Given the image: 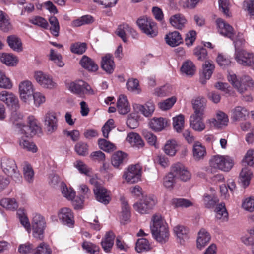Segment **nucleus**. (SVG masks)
I'll list each match as a JSON object with an SVG mask.
<instances>
[{
    "label": "nucleus",
    "instance_id": "nucleus-1",
    "mask_svg": "<svg viewBox=\"0 0 254 254\" xmlns=\"http://www.w3.org/2000/svg\"><path fill=\"white\" fill-rule=\"evenodd\" d=\"M152 222L150 228L154 238L161 243L166 242L169 239V230L167 224L161 215L158 214H154L152 217Z\"/></svg>",
    "mask_w": 254,
    "mask_h": 254
},
{
    "label": "nucleus",
    "instance_id": "nucleus-2",
    "mask_svg": "<svg viewBox=\"0 0 254 254\" xmlns=\"http://www.w3.org/2000/svg\"><path fill=\"white\" fill-rule=\"evenodd\" d=\"M228 79L240 93H244L248 87L251 88L254 85V81L248 75H243L238 79L235 74H232L228 76Z\"/></svg>",
    "mask_w": 254,
    "mask_h": 254
},
{
    "label": "nucleus",
    "instance_id": "nucleus-3",
    "mask_svg": "<svg viewBox=\"0 0 254 254\" xmlns=\"http://www.w3.org/2000/svg\"><path fill=\"white\" fill-rule=\"evenodd\" d=\"M136 23L141 31L150 38H153L158 34L156 24L149 17L143 16L138 18Z\"/></svg>",
    "mask_w": 254,
    "mask_h": 254
},
{
    "label": "nucleus",
    "instance_id": "nucleus-4",
    "mask_svg": "<svg viewBox=\"0 0 254 254\" xmlns=\"http://www.w3.org/2000/svg\"><path fill=\"white\" fill-rule=\"evenodd\" d=\"M211 167L223 171H229L233 166L232 159L228 156L215 155L210 160Z\"/></svg>",
    "mask_w": 254,
    "mask_h": 254
},
{
    "label": "nucleus",
    "instance_id": "nucleus-5",
    "mask_svg": "<svg viewBox=\"0 0 254 254\" xmlns=\"http://www.w3.org/2000/svg\"><path fill=\"white\" fill-rule=\"evenodd\" d=\"M1 167L4 173L10 176L16 181H20L21 176L17 170L15 161L11 158L3 157L1 161Z\"/></svg>",
    "mask_w": 254,
    "mask_h": 254
},
{
    "label": "nucleus",
    "instance_id": "nucleus-6",
    "mask_svg": "<svg viewBox=\"0 0 254 254\" xmlns=\"http://www.w3.org/2000/svg\"><path fill=\"white\" fill-rule=\"evenodd\" d=\"M68 87L72 93L80 96L84 94H94V92L91 86L82 80L71 82L69 84Z\"/></svg>",
    "mask_w": 254,
    "mask_h": 254
},
{
    "label": "nucleus",
    "instance_id": "nucleus-7",
    "mask_svg": "<svg viewBox=\"0 0 254 254\" xmlns=\"http://www.w3.org/2000/svg\"><path fill=\"white\" fill-rule=\"evenodd\" d=\"M142 168L139 164L132 165L125 171L123 178L129 183L138 182L141 179Z\"/></svg>",
    "mask_w": 254,
    "mask_h": 254
},
{
    "label": "nucleus",
    "instance_id": "nucleus-8",
    "mask_svg": "<svg viewBox=\"0 0 254 254\" xmlns=\"http://www.w3.org/2000/svg\"><path fill=\"white\" fill-rule=\"evenodd\" d=\"M235 59L240 64L250 67L254 64V56L252 52L244 49L237 50L235 52Z\"/></svg>",
    "mask_w": 254,
    "mask_h": 254
},
{
    "label": "nucleus",
    "instance_id": "nucleus-9",
    "mask_svg": "<svg viewBox=\"0 0 254 254\" xmlns=\"http://www.w3.org/2000/svg\"><path fill=\"white\" fill-rule=\"evenodd\" d=\"M156 201L152 197L143 196L139 202L133 205L134 209L140 214H147L152 209L155 205Z\"/></svg>",
    "mask_w": 254,
    "mask_h": 254
},
{
    "label": "nucleus",
    "instance_id": "nucleus-10",
    "mask_svg": "<svg viewBox=\"0 0 254 254\" xmlns=\"http://www.w3.org/2000/svg\"><path fill=\"white\" fill-rule=\"evenodd\" d=\"M32 227L33 236L41 240L43 238L44 230L46 227L44 218L40 214H36L33 218Z\"/></svg>",
    "mask_w": 254,
    "mask_h": 254
},
{
    "label": "nucleus",
    "instance_id": "nucleus-11",
    "mask_svg": "<svg viewBox=\"0 0 254 254\" xmlns=\"http://www.w3.org/2000/svg\"><path fill=\"white\" fill-rule=\"evenodd\" d=\"M44 125L48 134L55 132L58 128V119L56 112L49 111L44 116Z\"/></svg>",
    "mask_w": 254,
    "mask_h": 254
},
{
    "label": "nucleus",
    "instance_id": "nucleus-12",
    "mask_svg": "<svg viewBox=\"0 0 254 254\" xmlns=\"http://www.w3.org/2000/svg\"><path fill=\"white\" fill-rule=\"evenodd\" d=\"M19 91L21 99L25 103L28 102L33 94L32 83L28 80L21 82L19 85Z\"/></svg>",
    "mask_w": 254,
    "mask_h": 254
},
{
    "label": "nucleus",
    "instance_id": "nucleus-13",
    "mask_svg": "<svg viewBox=\"0 0 254 254\" xmlns=\"http://www.w3.org/2000/svg\"><path fill=\"white\" fill-rule=\"evenodd\" d=\"M96 200L105 205L108 204L111 200L110 191L104 187L97 185L93 189Z\"/></svg>",
    "mask_w": 254,
    "mask_h": 254
},
{
    "label": "nucleus",
    "instance_id": "nucleus-14",
    "mask_svg": "<svg viewBox=\"0 0 254 254\" xmlns=\"http://www.w3.org/2000/svg\"><path fill=\"white\" fill-rule=\"evenodd\" d=\"M0 100L5 103L9 107L13 109H18L19 101L17 97L12 93L7 91H2L0 93Z\"/></svg>",
    "mask_w": 254,
    "mask_h": 254
},
{
    "label": "nucleus",
    "instance_id": "nucleus-15",
    "mask_svg": "<svg viewBox=\"0 0 254 254\" xmlns=\"http://www.w3.org/2000/svg\"><path fill=\"white\" fill-rule=\"evenodd\" d=\"M172 171L174 173L176 178H180L182 181L186 182L189 180L191 177V173L181 163H177L172 166Z\"/></svg>",
    "mask_w": 254,
    "mask_h": 254
},
{
    "label": "nucleus",
    "instance_id": "nucleus-16",
    "mask_svg": "<svg viewBox=\"0 0 254 254\" xmlns=\"http://www.w3.org/2000/svg\"><path fill=\"white\" fill-rule=\"evenodd\" d=\"M216 23L219 33L221 35L233 40L235 32L232 26L220 18L217 19Z\"/></svg>",
    "mask_w": 254,
    "mask_h": 254
},
{
    "label": "nucleus",
    "instance_id": "nucleus-17",
    "mask_svg": "<svg viewBox=\"0 0 254 254\" xmlns=\"http://www.w3.org/2000/svg\"><path fill=\"white\" fill-rule=\"evenodd\" d=\"M190 126L194 130L201 132L205 128L203 115L193 114L190 117Z\"/></svg>",
    "mask_w": 254,
    "mask_h": 254
},
{
    "label": "nucleus",
    "instance_id": "nucleus-18",
    "mask_svg": "<svg viewBox=\"0 0 254 254\" xmlns=\"http://www.w3.org/2000/svg\"><path fill=\"white\" fill-rule=\"evenodd\" d=\"M58 217L62 222L69 226L74 224L73 214L71 209L68 208H64L61 209L58 213Z\"/></svg>",
    "mask_w": 254,
    "mask_h": 254
},
{
    "label": "nucleus",
    "instance_id": "nucleus-19",
    "mask_svg": "<svg viewBox=\"0 0 254 254\" xmlns=\"http://www.w3.org/2000/svg\"><path fill=\"white\" fill-rule=\"evenodd\" d=\"M214 69L215 66L212 61L208 60L205 62V64L203 65L202 75L200 79L202 84H205L206 80L210 78Z\"/></svg>",
    "mask_w": 254,
    "mask_h": 254
},
{
    "label": "nucleus",
    "instance_id": "nucleus-20",
    "mask_svg": "<svg viewBox=\"0 0 254 254\" xmlns=\"http://www.w3.org/2000/svg\"><path fill=\"white\" fill-rule=\"evenodd\" d=\"M36 81L42 86L47 88H52L55 86V82L48 75L41 71L36 72L35 74Z\"/></svg>",
    "mask_w": 254,
    "mask_h": 254
},
{
    "label": "nucleus",
    "instance_id": "nucleus-21",
    "mask_svg": "<svg viewBox=\"0 0 254 254\" xmlns=\"http://www.w3.org/2000/svg\"><path fill=\"white\" fill-rule=\"evenodd\" d=\"M101 66L108 73L111 74L113 72L115 64L112 55L107 54L102 58Z\"/></svg>",
    "mask_w": 254,
    "mask_h": 254
},
{
    "label": "nucleus",
    "instance_id": "nucleus-22",
    "mask_svg": "<svg viewBox=\"0 0 254 254\" xmlns=\"http://www.w3.org/2000/svg\"><path fill=\"white\" fill-rule=\"evenodd\" d=\"M228 122L227 115L222 111H218L216 114V118L209 120V122L211 126L216 128H221L223 126H226Z\"/></svg>",
    "mask_w": 254,
    "mask_h": 254
},
{
    "label": "nucleus",
    "instance_id": "nucleus-23",
    "mask_svg": "<svg viewBox=\"0 0 254 254\" xmlns=\"http://www.w3.org/2000/svg\"><path fill=\"white\" fill-rule=\"evenodd\" d=\"M17 109H14L11 112L10 117V122L12 123V127L15 130L16 129H19L23 123L24 115L20 111Z\"/></svg>",
    "mask_w": 254,
    "mask_h": 254
},
{
    "label": "nucleus",
    "instance_id": "nucleus-24",
    "mask_svg": "<svg viewBox=\"0 0 254 254\" xmlns=\"http://www.w3.org/2000/svg\"><path fill=\"white\" fill-rule=\"evenodd\" d=\"M115 235L113 232H107L101 242L102 248L106 252H109L113 246Z\"/></svg>",
    "mask_w": 254,
    "mask_h": 254
},
{
    "label": "nucleus",
    "instance_id": "nucleus-25",
    "mask_svg": "<svg viewBox=\"0 0 254 254\" xmlns=\"http://www.w3.org/2000/svg\"><path fill=\"white\" fill-rule=\"evenodd\" d=\"M134 110L141 112L146 117L151 116L155 110V106L152 102H147L144 105L135 104H134Z\"/></svg>",
    "mask_w": 254,
    "mask_h": 254
},
{
    "label": "nucleus",
    "instance_id": "nucleus-26",
    "mask_svg": "<svg viewBox=\"0 0 254 254\" xmlns=\"http://www.w3.org/2000/svg\"><path fill=\"white\" fill-rule=\"evenodd\" d=\"M127 161V155L122 151L115 152L111 158V164L115 168H120Z\"/></svg>",
    "mask_w": 254,
    "mask_h": 254
},
{
    "label": "nucleus",
    "instance_id": "nucleus-27",
    "mask_svg": "<svg viewBox=\"0 0 254 254\" xmlns=\"http://www.w3.org/2000/svg\"><path fill=\"white\" fill-rule=\"evenodd\" d=\"M80 64L84 69L90 72H95L98 69V65L90 58L83 56L80 61Z\"/></svg>",
    "mask_w": 254,
    "mask_h": 254
},
{
    "label": "nucleus",
    "instance_id": "nucleus-28",
    "mask_svg": "<svg viewBox=\"0 0 254 254\" xmlns=\"http://www.w3.org/2000/svg\"><path fill=\"white\" fill-rule=\"evenodd\" d=\"M117 108L121 114H126L130 111V106L127 97L121 95L117 101Z\"/></svg>",
    "mask_w": 254,
    "mask_h": 254
},
{
    "label": "nucleus",
    "instance_id": "nucleus-29",
    "mask_svg": "<svg viewBox=\"0 0 254 254\" xmlns=\"http://www.w3.org/2000/svg\"><path fill=\"white\" fill-rule=\"evenodd\" d=\"M167 121L165 118H154L149 122L150 127L155 131L162 130L167 126Z\"/></svg>",
    "mask_w": 254,
    "mask_h": 254
},
{
    "label": "nucleus",
    "instance_id": "nucleus-30",
    "mask_svg": "<svg viewBox=\"0 0 254 254\" xmlns=\"http://www.w3.org/2000/svg\"><path fill=\"white\" fill-rule=\"evenodd\" d=\"M7 42L10 48L14 51L21 52L23 50L21 39L15 35H9L7 38Z\"/></svg>",
    "mask_w": 254,
    "mask_h": 254
},
{
    "label": "nucleus",
    "instance_id": "nucleus-31",
    "mask_svg": "<svg viewBox=\"0 0 254 254\" xmlns=\"http://www.w3.org/2000/svg\"><path fill=\"white\" fill-rule=\"evenodd\" d=\"M210 234L204 229H201L198 234L197 247L201 250L210 241Z\"/></svg>",
    "mask_w": 254,
    "mask_h": 254
},
{
    "label": "nucleus",
    "instance_id": "nucleus-32",
    "mask_svg": "<svg viewBox=\"0 0 254 254\" xmlns=\"http://www.w3.org/2000/svg\"><path fill=\"white\" fill-rule=\"evenodd\" d=\"M126 140L131 145L138 148H142L144 145V142L141 136L137 133L130 132L127 134Z\"/></svg>",
    "mask_w": 254,
    "mask_h": 254
},
{
    "label": "nucleus",
    "instance_id": "nucleus-33",
    "mask_svg": "<svg viewBox=\"0 0 254 254\" xmlns=\"http://www.w3.org/2000/svg\"><path fill=\"white\" fill-rule=\"evenodd\" d=\"M166 43L171 46L175 47L183 42V39L180 33L174 31L166 35Z\"/></svg>",
    "mask_w": 254,
    "mask_h": 254
},
{
    "label": "nucleus",
    "instance_id": "nucleus-34",
    "mask_svg": "<svg viewBox=\"0 0 254 254\" xmlns=\"http://www.w3.org/2000/svg\"><path fill=\"white\" fill-rule=\"evenodd\" d=\"M232 119L234 121H240L246 119L248 116V111L244 107L237 106L232 111Z\"/></svg>",
    "mask_w": 254,
    "mask_h": 254
},
{
    "label": "nucleus",
    "instance_id": "nucleus-35",
    "mask_svg": "<svg viewBox=\"0 0 254 254\" xmlns=\"http://www.w3.org/2000/svg\"><path fill=\"white\" fill-rule=\"evenodd\" d=\"M206 100L205 98L198 97L192 103L195 115H203L206 106Z\"/></svg>",
    "mask_w": 254,
    "mask_h": 254
},
{
    "label": "nucleus",
    "instance_id": "nucleus-36",
    "mask_svg": "<svg viewBox=\"0 0 254 254\" xmlns=\"http://www.w3.org/2000/svg\"><path fill=\"white\" fill-rule=\"evenodd\" d=\"M0 29L4 32H8L12 29L8 15L0 10Z\"/></svg>",
    "mask_w": 254,
    "mask_h": 254
},
{
    "label": "nucleus",
    "instance_id": "nucleus-37",
    "mask_svg": "<svg viewBox=\"0 0 254 254\" xmlns=\"http://www.w3.org/2000/svg\"><path fill=\"white\" fill-rule=\"evenodd\" d=\"M170 22L175 28L182 29L185 26L186 20L183 15L177 14L170 17Z\"/></svg>",
    "mask_w": 254,
    "mask_h": 254
},
{
    "label": "nucleus",
    "instance_id": "nucleus-38",
    "mask_svg": "<svg viewBox=\"0 0 254 254\" xmlns=\"http://www.w3.org/2000/svg\"><path fill=\"white\" fill-rule=\"evenodd\" d=\"M206 153L205 147L198 141L195 142L193 147V155L195 160L203 159Z\"/></svg>",
    "mask_w": 254,
    "mask_h": 254
},
{
    "label": "nucleus",
    "instance_id": "nucleus-39",
    "mask_svg": "<svg viewBox=\"0 0 254 254\" xmlns=\"http://www.w3.org/2000/svg\"><path fill=\"white\" fill-rule=\"evenodd\" d=\"M181 70L186 75L192 76L195 72L196 67L192 62L187 60L183 64Z\"/></svg>",
    "mask_w": 254,
    "mask_h": 254
},
{
    "label": "nucleus",
    "instance_id": "nucleus-40",
    "mask_svg": "<svg viewBox=\"0 0 254 254\" xmlns=\"http://www.w3.org/2000/svg\"><path fill=\"white\" fill-rule=\"evenodd\" d=\"M122 208L121 223L125 224L129 220L130 211L127 202L123 199H122Z\"/></svg>",
    "mask_w": 254,
    "mask_h": 254
},
{
    "label": "nucleus",
    "instance_id": "nucleus-41",
    "mask_svg": "<svg viewBox=\"0 0 254 254\" xmlns=\"http://www.w3.org/2000/svg\"><path fill=\"white\" fill-rule=\"evenodd\" d=\"M178 144L175 140H170L167 141L164 147V151L168 155L173 156L177 152Z\"/></svg>",
    "mask_w": 254,
    "mask_h": 254
},
{
    "label": "nucleus",
    "instance_id": "nucleus-42",
    "mask_svg": "<svg viewBox=\"0 0 254 254\" xmlns=\"http://www.w3.org/2000/svg\"><path fill=\"white\" fill-rule=\"evenodd\" d=\"M252 173L248 168H243L240 174V180L244 187H247L251 179Z\"/></svg>",
    "mask_w": 254,
    "mask_h": 254
},
{
    "label": "nucleus",
    "instance_id": "nucleus-43",
    "mask_svg": "<svg viewBox=\"0 0 254 254\" xmlns=\"http://www.w3.org/2000/svg\"><path fill=\"white\" fill-rule=\"evenodd\" d=\"M74 150L78 155L86 156L89 153V146L87 143L80 141L75 144Z\"/></svg>",
    "mask_w": 254,
    "mask_h": 254
},
{
    "label": "nucleus",
    "instance_id": "nucleus-44",
    "mask_svg": "<svg viewBox=\"0 0 254 254\" xmlns=\"http://www.w3.org/2000/svg\"><path fill=\"white\" fill-rule=\"evenodd\" d=\"M150 249V244L146 239L140 238L138 239L135 246V250L138 253L147 251Z\"/></svg>",
    "mask_w": 254,
    "mask_h": 254
},
{
    "label": "nucleus",
    "instance_id": "nucleus-45",
    "mask_svg": "<svg viewBox=\"0 0 254 254\" xmlns=\"http://www.w3.org/2000/svg\"><path fill=\"white\" fill-rule=\"evenodd\" d=\"M173 126L174 129L178 132H181L184 127V117L179 115L173 118Z\"/></svg>",
    "mask_w": 254,
    "mask_h": 254
},
{
    "label": "nucleus",
    "instance_id": "nucleus-46",
    "mask_svg": "<svg viewBox=\"0 0 254 254\" xmlns=\"http://www.w3.org/2000/svg\"><path fill=\"white\" fill-rule=\"evenodd\" d=\"M21 148L28 151L35 153L37 151V147L33 142H30L25 138H22L19 141Z\"/></svg>",
    "mask_w": 254,
    "mask_h": 254
},
{
    "label": "nucleus",
    "instance_id": "nucleus-47",
    "mask_svg": "<svg viewBox=\"0 0 254 254\" xmlns=\"http://www.w3.org/2000/svg\"><path fill=\"white\" fill-rule=\"evenodd\" d=\"M216 217L217 219L221 220L222 221L227 220L228 214L224 204L221 203L216 207Z\"/></svg>",
    "mask_w": 254,
    "mask_h": 254
},
{
    "label": "nucleus",
    "instance_id": "nucleus-48",
    "mask_svg": "<svg viewBox=\"0 0 254 254\" xmlns=\"http://www.w3.org/2000/svg\"><path fill=\"white\" fill-rule=\"evenodd\" d=\"M0 205L7 209L15 210L18 207V203L14 198H4L0 200Z\"/></svg>",
    "mask_w": 254,
    "mask_h": 254
},
{
    "label": "nucleus",
    "instance_id": "nucleus-49",
    "mask_svg": "<svg viewBox=\"0 0 254 254\" xmlns=\"http://www.w3.org/2000/svg\"><path fill=\"white\" fill-rule=\"evenodd\" d=\"M93 21V17L88 15H84L72 22V26L79 27L85 24H89Z\"/></svg>",
    "mask_w": 254,
    "mask_h": 254
},
{
    "label": "nucleus",
    "instance_id": "nucleus-50",
    "mask_svg": "<svg viewBox=\"0 0 254 254\" xmlns=\"http://www.w3.org/2000/svg\"><path fill=\"white\" fill-rule=\"evenodd\" d=\"M0 61L2 63L9 66H14L17 63V59L12 55L3 53L0 56Z\"/></svg>",
    "mask_w": 254,
    "mask_h": 254
},
{
    "label": "nucleus",
    "instance_id": "nucleus-51",
    "mask_svg": "<svg viewBox=\"0 0 254 254\" xmlns=\"http://www.w3.org/2000/svg\"><path fill=\"white\" fill-rule=\"evenodd\" d=\"M138 116L136 113H131L128 116L126 123L130 128L134 129L138 127Z\"/></svg>",
    "mask_w": 254,
    "mask_h": 254
},
{
    "label": "nucleus",
    "instance_id": "nucleus-52",
    "mask_svg": "<svg viewBox=\"0 0 254 254\" xmlns=\"http://www.w3.org/2000/svg\"><path fill=\"white\" fill-rule=\"evenodd\" d=\"M98 142L99 148L105 151L109 152L116 149L114 144L105 139H99Z\"/></svg>",
    "mask_w": 254,
    "mask_h": 254
},
{
    "label": "nucleus",
    "instance_id": "nucleus-53",
    "mask_svg": "<svg viewBox=\"0 0 254 254\" xmlns=\"http://www.w3.org/2000/svg\"><path fill=\"white\" fill-rule=\"evenodd\" d=\"M49 21L52 26L50 30L51 33L55 37L59 36L60 25L57 18L55 16H51L49 19Z\"/></svg>",
    "mask_w": 254,
    "mask_h": 254
},
{
    "label": "nucleus",
    "instance_id": "nucleus-54",
    "mask_svg": "<svg viewBox=\"0 0 254 254\" xmlns=\"http://www.w3.org/2000/svg\"><path fill=\"white\" fill-rule=\"evenodd\" d=\"M177 99L176 97L172 96L169 98L162 102L158 103L159 107L163 111L170 109L172 107L173 105L176 103Z\"/></svg>",
    "mask_w": 254,
    "mask_h": 254
},
{
    "label": "nucleus",
    "instance_id": "nucleus-55",
    "mask_svg": "<svg viewBox=\"0 0 254 254\" xmlns=\"http://www.w3.org/2000/svg\"><path fill=\"white\" fill-rule=\"evenodd\" d=\"M176 176L174 172L172 171L171 167V171L164 178L163 184L164 186L167 188L171 189L175 183Z\"/></svg>",
    "mask_w": 254,
    "mask_h": 254
},
{
    "label": "nucleus",
    "instance_id": "nucleus-56",
    "mask_svg": "<svg viewBox=\"0 0 254 254\" xmlns=\"http://www.w3.org/2000/svg\"><path fill=\"white\" fill-rule=\"evenodd\" d=\"M12 87V83L5 74L0 71V88L10 89Z\"/></svg>",
    "mask_w": 254,
    "mask_h": 254
},
{
    "label": "nucleus",
    "instance_id": "nucleus-57",
    "mask_svg": "<svg viewBox=\"0 0 254 254\" xmlns=\"http://www.w3.org/2000/svg\"><path fill=\"white\" fill-rule=\"evenodd\" d=\"M87 49V45L85 43L76 42L71 45L70 50L75 54H82Z\"/></svg>",
    "mask_w": 254,
    "mask_h": 254
},
{
    "label": "nucleus",
    "instance_id": "nucleus-58",
    "mask_svg": "<svg viewBox=\"0 0 254 254\" xmlns=\"http://www.w3.org/2000/svg\"><path fill=\"white\" fill-rule=\"evenodd\" d=\"M243 8L248 12L251 18L254 19V0H245L243 2Z\"/></svg>",
    "mask_w": 254,
    "mask_h": 254
},
{
    "label": "nucleus",
    "instance_id": "nucleus-59",
    "mask_svg": "<svg viewBox=\"0 0 254 254\" xmlns=\"http://www.w3.org/2000/svg\"><path fill=\"white\" fill-rule=\"evenodd\" d=\"M172 202L176 207L187 208L193 205L190 200L184 198H174Z\"/></svg>",
    "mask_w": 254,
    "mask_h": 254
},
{
    "label": "nucleus",
    "instance_id": "nucleus-60",
    "mask_svg": "<svg viewBox=\"0 0 254 254\" xmlns=\"http://www.w3.org/2000/svg\"><path fill=\"white\" fill-rule=\"evenodd\" d=\"M29 21L33 24L37 25L44 29H48L49 26L47 21L43 17L39 16L32 17Z\"/></svg>",
    "mask_w": 254,
    "mask_h": 254
},
{
    "label": "nucleus",
    "instance_id": "nucleus-61",
    "mask_svg": "<svg viewBox=\"0 0 254 254\" xmlns=\"http://www.w3.org/2000/svg\"><path fill=\"white\" fill-rule=\"evenodd\" d=\"M115 127L113 119H109L102 128V132L105 138H108V135L111 130Z\"/></svg>",
    "mask_w": 254,
    "mask_h": 254
},
{
    "label": "nucleus",
    "instance_id": "nucleus-62",
    "mask_svg": "<svg viewBox=\"0 0 254 254\" xmlns=\"http://www.w3.org/2000/svg\"><path fill=\"white\" fill-rule=\"evenodd\" d=\"M203 201L205 207L210 208L213 207L218 202L219 199L216 197L205 194L204 195Z\"/></svg>",
    "mask_w": 254,
    "mask_h": 254
},
{
    "label": "nucleus",
    "instance_id": "nucleus-63",
    "mask_svg": "<svg viewBox=\"0 0 254 254\" xmlns=\"http://www.w3.org/2000/svg\"><path fill=\"white\" fill-rule=\"evenodd\" d=\"M127 89L132 92L139 93L140 92L139 88V81L136 79H129L126 83Z\"/></svg>",
    "mask_w": 254,
    "mask_h": 254
},
{
    "label": "nucleus",
    "instance_id": "nucleus-64",
    "mask_svg": "<svg viewBox=\"0 0 254 254\" xmlns=\"http://www.w3.org/2000/svg\"><path fill=\"white\" fill-rule=\"evenodd\" d=\"M174 232L178 238L184 239L187 237L188 230L184 226L177 225L174 227Z\"/></svg>",
    "mask_w": 254,
    "mask_h": 254
}]
</instances>
